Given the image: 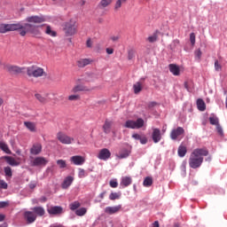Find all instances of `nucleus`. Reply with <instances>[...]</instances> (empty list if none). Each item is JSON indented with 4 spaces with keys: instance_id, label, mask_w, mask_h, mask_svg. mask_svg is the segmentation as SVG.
I'll use <instances>...</instances> for the list:
<instances>
[{
    "instance_id": "obj_1",
    "label": "nucleus",
    "mask_w": 227,
    "mask_h": 227,
    "mask_svg": "<svg viewBox=\"0 0 227 227\" xmlns=\"http://www.w3.org/2000/svg\"><path fill=\"white\" fill-rule=\"evenodd\" d=\"M10 31H20V36H26L27 33L30 35H39L38 27L31 25L29 23H12V24H0V34L4 35L10 33Z\"/></svg>"
},
{
    "instance_id": "obj_2",
    "label": "nucleus",
    "mask_w": 227,
    "mask_h": 227,
    "mask_svg": "<svg viewBox=\"0 0 227 227\" xmlns=\"http://www.w3.org/2000/svg\"><path fill=\"white\" fill-rule=\"evenodd\" d=\"M208 149L206 147L194 149L189 157L188 162L192 169H198L203 164L204 157H208Z\"/></svg>"
},
{
    "instance_id": "obj_3",
    "label": "nucleus",
    "mask_w": 227,
    "mask_h": 227,
    "mask_svg": "<svg viewBox=\"0 0 227 227\" xmlns=\"http://www.w3.org/2000/svg\"><path fill=\"white\" fill-rule=\"evenodd\" d=\"M27 74L28 77H35V79H38V77H47L45 70L36 65L27 67Z\"/></svg>"
},
{
    "instance_id": "obj_4",
    "label": "nucleus",
    "mask_w": 227,
    "mask_h": 227,
    "mask_svg": "<svg viewBox=\"0 0 227 227\" xmlns=\"http://www.w3.org/2000/svg\"><path fill=\"white\" fill-rule=\"evenodd\" d=\"M63 31L66 36H74L77 34V25H75V20H70L63 24Z\"/></svg>"
},
{
    "instance_id": "obj_5",
    "label": "nucleus",
    "mask_w": 227,
    "mask_h": 227,
    "mask_svg": "<svg viewBox=\"0 0 227 227\" xmlns=\"http://www.w3.org/2000/svg\"><path fill=\"white\" fill-rule=\"evenodd\" d=\"M124 127L126 129H143V127H145V120H143L142 118H138L137 121L128 120L124 123Z\"/></svg>"
},
{
    "instance_id": "obj_6",
    "label": "nucleus",
    "mask_w": 227,
    "mask_h": 227,
    "mask_svg": "<svg viewBox=\"0 0 227 227\" xmlns=\"http://www.w3.org/2000/svg\"><path fill=\"white\" fill-rule=\"evenodd\" d=\"M57 139L62 145H72L75 139L71 137L70 136L67 135V133L59 131L57 133Z\"/></svg>"
},
{
    "instance_id": "obj_7",
    "label": "nucleus",
    "mask_w": 227,
    "mask_h": 227,
    "mask_svg": "<svg viewBox=\"0 0 227 227\" xmlns=\"http://www.w3.org/2000/svg\"><path fill=\"white\" fill-rule=\"evenodd\" d=\"M4 69L11 74L12 75H17L18 74H22V67H17V66H12L10 64L4 65Z\"/></svg>"
},
{
    "instance_id": "obj_8",
    "label": "nucleus",
    "mask_w": 227,
    "mask_h": 227,
    "mask_svg": "<svg viewBox=\"0 0 227 227\" xmlns=\"http://www.w3.org/2000/svg\"><path fill=\"white\" fill-rule=\"evenodd\" d=\"M184 134H185V129L182 127H177L170 132V138L176 141V139H178L180 136H184Z\"/></svg>"
},
{
    "instance_id": "obj_9",
    "label": "nucleus",
    "mask_w": 227,
    "mask_h": 227,
    "mask_svg": "<svg viewBox=\"0 0 227 227\" xmlns=\"http://www.w3.org/2000/svg\"><path fill=\"white\" fill-rule=\"evenodd\" d=\"M23 217L27 224H33L36 221V215L33 211H26Z\"/></svg>"
},
{
    "instance_id": "obj_10",
    "label": "nucleus",
    "mask_w": 227,
    "mask_h": 227,
    "mask_svg": "<svg viewBox=\"0 0 227 227\" xmlns=\"http://www.w3.org/2000/svg\"><path fill=\"white\" fill-rule=\"evenodd\" d=\"M98 159L100 160H108V159H111V151L107 148L101 149L98 154Z\"/></svg>"
},
{
    "instance_id": "obj_11",
    "label": "nucleus",
    "mask_w": 227,
    "mask_h": 227,
    "mask_svg": "<svg viewBox=\"0 0 227 227\" xmlns=\"http://www.w3.org/2000/svg\"><path fill=\"white\" fill-rule=\"evenodd\" d=\"M47 162H49L47 159L43 157H36L33 160H31V166L33 167L46 166Z\"/></svg>"
},
{
    "instance_id": "obj_12",
    "label": "nucleus",
    "mask_w": 227,
    "mask_h": 227,
    "mask_svg": "<svg viewBox=\"0 0 227 227\" xmlns=\"http://www.w3.org/2000/svg\"><path fill=\"white\" fill-rule=\"evenodd\" d=\"M47 212L50 215H59V214H63V207L61 206H51L47 208Z\"/></svg>"
},
{
    "instance_id": "obj_13",
    "label": "nucleus",
    "mask_w": 227,
    "mask_h": 227,
    "mask_svg": "<svg viewBox=\"0 0 227 227\" xmlns=\"http://www.w3.org/2000/svg\"><path fill=\"white\" fill-rule=\"evenodd\" d=\"M70 160L74 166H82L86 162V159L81 155L73 156L70 158Z\"/></svg>"
},
{
    "instance_id": "obj_14",
    "label": "nucleus",
    "mask_w": 227,
    "mask_h": 227,
    "mask_svg": "<svg viewBox=\"0 0 227 227\" xmlns=\"http://www.w3.org/2000/svg\"><path fill=\"white\" fill-rule=\"evenodd\" d=\"M27 22L34 23V24H42V22H45V17L43 16H31L26 19Z\"/></svg>"
},
{
    "instance_id": "obj_15",
    "label": "nucleus",
    "mask_w": 227,
    "mask_h": 227,
    "mask_svg": "<svg viewBox=\"0 0 227 227\" xmlns=\"http://www.w3.org/2000/svg\"><path fill=\"white\" fill-rule=\"evenodd\" d=\"M152 138L153 143H159L160 139H162V135L160 134V129L157 128L153 129V133H152Z\"/></svg>"
},
{
    "instance_id": "obj_16",
    "label": "nucleus",
    "mask_w": 227,
    "mask_h": 227,
    "mask_svg": "<svg viewBox=\"0 0 227 227\" xmlns=\"http://www.w3.org/2000/svg\"><path fill=\"white\" fill-rule=\"evenodd\" d=\"M121 210V206H114V207H106L105 208V214H108L109 215H113V214H118V212Z\"/></svg>"
},
{
    "instance_id": "obj_17",
    "label": "nucleus",
    "mask_w": 227,
    "mask_h": 227,
    "mask_svg": "<svg viewBox=\"0 0 227 227\" xmlns=\"http://www.w3.org/2000/svg\"><path fill=\"white\" fill-rule=\"evenodd\" d=\"M30 153L32 155H40V153H42V144H34L33 146L30 148Z\"/></svg>"
},
{
    "instance_id": "obj_18",
    "label": "nucleus",
    "mask_w": 227,
    "mask_h": 227,
    "mask_svg": "<svg viewBox=\"0 0 227 227\" xmlns=\"http://www.w3.org/2000/svg\"><path fill=\"white\" fill-rule=\"evenodd\" d=\"M114 123V122H113V121H109L106 119L103 125V132H105L106 134H111Z\"/></svg>"
},
{
    "instance_id": "obj_19",
    "label": "nucleus",
    "mask_w": 227,
    "mask_h": 227,
    "mask_svg": "<svg viewBox=\"0 0 227 227\" xmlns=\"http://www.w3.org/2000/svg\"><path fill=\"white\" fill-rule=\"evenodd\" d=\"M73 183L74 176H68L64 179L63 183L61 184V187L62 189H68V187H70Z\"/></svg>"
},
{
    "instance_id": "obj_20",
    "label": "nucleus",
    "mask_w": 227,
    "mask_h": 227,
    "mask_svg": "<svg viewBox=\"0 0 227 227\" xmlns=\"http://www.w3.org/2000/svg\"><path fill=\"white\" fill-rule=\"evenodd\" d=\"M90 63H93L91 59H81L77 61V67H79V68H84V67H88Z\"/></svg>"
},
{
    "instance_id": "obj_21",
    "label": "nucleus",
    "mask_w": 227,
    "mask_h": 227,
    "mask_svg": "<svg viewBox=\"0 0 227 227\" xmlns=\"http://www.w3.org/2000/svg\"><path fill=\"white\" fill-rule=\"evenodd\" d=\"M132 184V177L130 176H123L121 181V187H129Z\"/></svg>"
},
{
    "instance_id": "obj_22",
    "label": "nucleus",
    "mask_w": 227,
    "mask_h": 227,
    "mask_svg": "<svg viewBox=\"0 0 227 227\" xmlns=\"http://www.w3.org/2000/svg\"><path fill=\"white\" fill-rule=\"evenodd\" d=\"M34 214L35 215H39V217H42L45 215V209L42 207H35L32 208Z\"/></svg>"
},
{
    "instance_id": "obj_23",
    "label": "nucleus",
    "mask_w": 227,
    "mask_h": 227,
    "mask_svg": "<svg viewBox=\"0 0 227 227\" xmlns=\"http://www.w3.org/2000/svg\"><path fill=\"white\" fill-rule=\"evenodd\" d=\"M168 68L173 75H180V67L176 64H170Z\"/></svg>"
},
{
    "instance_id": "obj_24",
    "label": "nucleus",
    "mask_w": 227,
    "mask_h": 227,
    "mask_svg": "<svg viewBox=\"0 0 227 227\" xmlns=\"http://www.w3.org/2000/svg\"><path fill=\"white\" fill-rule=\"evenodd\" d=\"M44 33L45 35H48L49 36H52L53 38H56V36H58V32L54 31L52 29V27H51L50 25L46 26V29Z\"/></svg>"
},
{
    "instance_id": "obj_25",
    "label": "nucleus",
    "mask_w": 227,
    "mask_h": 227,
    "mask_svg": "<svg viewBox=\"0 0 227 227\" xmlns=\"http://www.w3.org/2000/svg\"><path fill=\"white\" fill-rule=\"evenodd\" d=\"M90 90L83 85H76L72 89V93H78V91H90Z\"/></svg>"
},
{
    "instance_id": "obj_26",
    "label": "nucleus",
    "mask_w": 227,
    "mask_h": 227,
    "mask_svg": "<svg viewBox=\"0 0 227 227\" xmlns=\"http://www.w3.org/2000/svg\"><path fill=\"white\" fill-rule=\"evenodd\" d=\"M4 159L10 166H19V164H20L17 160H15V158L12 156H4Z\"/></svg>"
},
{
    "instance_id": "obj_27",
    "label": "nucleus",
    "mask_w": 227,
    "mask_h": 227,
    "mask_svg": "<svg viewBox=\"0 0 227 227\" xmlns=\"http://www.w3.org/2000/svg\"><path fill=\"white\" fill-rule=\"evenodd\" d=\"M134 93L137 95V93H141L143 91V83L141 82H137L133 85Z\"/></svg>"
},
{
    "instance_id": "obj_28",
    "label": "nucleus",
    "mask_w": 227,
    "mask_h": 227,
    "mask_svg": "<svg viewBox=\"0 0 227 227\" xmlns=\"http://www.w3.org/2000/svg\"><path fill=\"white\" fill-rule=\"evenodd\" d=\"M177 154L179 157H184L187 154V147L184 145H179L177 149Z\"/></svg>"
},
{
    "instance_id": "obj_29",
    "label": "nucleus",
    "mask_w": 227,
    "mask_h": 227,
    "mask_svg": "<svg viewBox=\"0 0 227 227\" xmlns=\"http://www.w3.org/2000/svg\"><path fill=\"white\" fill-rule=\"evenodd\" d=\"M112 3L113 0H101L98 4V8H100V10H104V8H107V6H109V4Z\"/></svg>"
},
{
    "instance_id": "obj_30",
    "label": "nucleus",
    "mask_w": 227,
    "mask_h": 227,
    "mask_svg": "<svg viewBox=\"0 0 227 227\" xmlns=\"http://www.w3.org/2000/svg\"><path fill=\"white\" fill-rule=\"evenodd\" d=\"M25 127L30 130V132H35L36 131V125H35L34 122L31 121H25L24 122Z\"/></svg>"
},
{
    "instance_id": "obj_31",
    "label": "nucleus",
    "mask_w": 227,
    "mask_h": 227,
    "mask_svg": "<svg viewBox=\"0 0 227 227\" xmlns=\"http://www.w3.org/2000/svg\"><path fill=\"white\" fill-rule=\"evenodd\" d=\"M130 155V152L127 149H123L117 155L118 159H127Z\"/></svg>"
},
{
    "instance_id": "obj_32",
    "label": "nucleus",
    "mask_w": 227,
    "mask_h": 227,
    "mask_svg": "<svg viewBox=\"0 0 227 227\" xmlns=\"http://www.w3.org/2000/svg\"><path fill=\"white\" fill-rule=\"evenodd\" d=\"M153 184V179L151 176H147L144 179L143 185L144 187H152Z\"/></svg>"
},
{
    "instance_id": "obj_33",
    "label": "nucleus",
    "mask_w": 227,
    "mask_h": 227,
    "mask_svg": "<svg viewBox=\"0 0 227 227\" xmlns=\"http://www.w3.org/2000/svg\"><path fill=\"white\" fill-rule=\"evenodd\" d=\"M0 150L8 154L12 153L10 147H8V145H6L4 142H0Z\"/></svg>"
},
{
    "instance_id": "obj_34",
    "label": "nucleus",
    "mask_w": 227,
    "mask_h": 227,
    "mask_svg": "<svg viewBox=\"0 0 227 227\" xmlns=\"http://www.w3.org/2000/svg\"><path fill=\"white\" fill-rule=\"evenodd\" d=\"M197 106H198L199 111H205V109H206L205 101H203V99H198Z\"/></svg>"
},
{
    "instance_id": "obj_35",
    "label": "nucleus",
    "mask_w": 227,
    "mask_h": 227,
    "mask_svg": "<svg viewBox=\"0 0 227 227\" xmlns=\"http://www.w3.org/2000/svg\"><path fill=\"white\" fill-rule=\"evenodd\" d=\"M120 198H121V192H112L109 195V200H111L112 201H114V200H120Z\"/></svg>"
},
{
    "instance_id": "obj_36",
    "label": "nucleus",
    "mask_w": 227,
    "mask_h": 227,
    "mask_svg": "<svg viewBox=\"0 0 227 227\" xmlns=\"http://www.w3.org/2000/svg\"><path fill=\"white\" fill-rule=\"evenodd\" d=\"M35 97L36 100H38V102H40L41 104H46L47 103V98H45L41 94L36 93V94H35Z\"/></svg>"
},
{
    "instance_id": "obj_37",
    "label": "nucleus",
    "mask_w": 227,
    "mask_h": 227,
    "mask_svg": "<svg viewBox=\"0 0 227 227\" xmlns=\"http://www.w3.org/2000/svg\"><path fill=\"white\" fill-rule=\"evenodd\" d=\"M209 123L211 124V125H215V127L217 126V125H219V118H217L216 116H210L209 117Z\"/></svg>"
},
{
    "instance_id": "obj_38",
    "label": "nucleus",
    "mask_w": 227,
    "mask_h": 227,
    "mask_svg": "<svg viewBox=\"0 0 227 227\" xmlns=\"http://www.w3.org/2000/svg\"><path fill=\"white\" fill-rule=\"evenodd\" d=\"M81 207L80 201H74L69 205L70 210H77Z\"/></svg>"
},
{
    "instance_id": "obj_39",
    "label": "nucleus",
    "mask_w": 227,
    "mask_h": 227,
    "mask_svg": "<svg viewBox=\"0 0 227 227\" xmlns=\"http://www.w3.org/2000/svg\"><path fill=\"white\" fill-rule=\"evenodd\" d=\"M202 54L203 52H201L200 49L196 50L194 51L195 59H197V61H200L201 59Z\"/></svg>"
},
{
    "instance_id": "obj_40",
    "label": "nucleus",
    "mask_w": 227,
    "mask_h": 227,
    "mask_svg": "<svg viewBox=\"0 0 227 227\" xmlns=\"http://www.w3.org/2000/svg\"><path fill=\"white\" fill-rule=\"evenodd\" d=\"M86 212H87V209L85 207H82V208L76 209L75 214L76 215L82 216L86 214Z\"/></svg>"
},
{
    "instance_id": "obj_41",
    "label": "nucleus",
    "mask_w": 227,
    "mask_h": 227,
    "mask_svg": "<svg viewBox=\"0 0 227 227\" xmlns=\"http://www.w3.org/2000/svg\"><path fill=\"white\" fill-rule=\"evenodd\" d=\"M57 164H58L59 168H60V169L67 168V161L64 160H58Z\"/></svg>"
},
{
    "instance_id": "obj_42",
    "label": "nucleus",
    "mask_w": 227,
    "mask_h": 227,
    "mask_svg": "<svg viewBox=\"0 0 227 227\" xmlns=\"http://www.w3.org/2000/svg\"><path fill=\"white\" fill-rule=\"evenodd\" d=\"M122 3H127V0H117L116 3H115L114 9L115 10H120V8H121V4Z\"/></svg>"
},
{
    "instance_id": "obj_43",
    "label": "nucleus",
    "mask_w": 227,
    "mask_h": 227,
    "mask_svg": "<svg viewBox=\"0 0 227 227\" xmlns=\"http://www.w3.org/2000/svg\"><path fill=\"white\" fill-rule=\"evenodd\" d=\"M4 171L5 173V176H12V168L10 167H5L4 168Z\"/></svg>"
},
{
    "instance_id": "obj_44",
    "label": "nucleus",
    "mask_w": 227,
    "mask_h": 227,
    "mask_svg": "<svg viewBox=\"0 0 227 227\" xmlns=\"http://www.w3.org/2000/svg\"><path fill=\"white\" fill-rule=\"evenodd\" d=\"M135 56H136V51L134 50H129L128 51V59L129 60L134 59Z\"/></svg>"
},
{
    "instance_id": "obj_45",
    "label": "nucleus",
    "mask_w": 227,
    "mask_h": 227,
    "mask_svg": "<svg viewBox=\"0 0 227 227\" xmlns=\"http://www.w3.org/2000/svg\"><path fill=\"white\" fill-rule=\"evenodd\" d=\"M68 100H71V101L81 100V96L79 94L70 95L68 97Z\"/></svg>"
},
{
    "instance_id": "obj_46",
    "label": "nucleus",
    "mask_w": 227,
    "mask_h": 227,
    "mask_svg": "<svg viewBox=\"0 0 227 227\" xmlns=\"http://www.w3.org/2000/svg\"><path fill=\"white\" fill-rule=\"evenodd\" d=\"M216 131L219 136H224V131H223V127H221V124L216 125Z\"/></svg>"
},
{
    "instance_id": "obj_47",
    "label": "nucleus",
    "mask_w": 227,
    "mask_h": 227,
    "mask_svg": "<svg viewBox=\"0 0 227 227\" xmlns=\"http://www.w3.org/2000/svg\"><path fill=\"white\" fill-rule=\"evenodd\" d=\"M190 42L192 45L196 43V35L194 33L190 34Z\"/></svg>"
},
{
    "instance_id": "obj_48",
    "label": "nucleus",
    "mask_w": 227,
    "mask_h": 227,
    "mask_svg": "<svg viewBox=\"0 0 227 227\" xmlns=\"http://www.w3.org/2000/svg\"><path fill=\"white\" fill-rule=\"evenodd\" d=\"M78 176L79 178H84L86 176V171L83 168H79Z\"/></svg>"
},
{
    "instance_id": "obj_49",
    "label": "nucleus",
    "mask_w": 227,
    "mask_h": 227,
    "mask_svg": "<svg viewBox=\"0 0 227 227\" xmlns=\"http://www.w3.org/2000/svg\"><path fill=\"white\" fill-rule=\"evenodd\" d=\"M147 40L150 42V43H153L154 42H157V35L156 34L149 36Z\"/></svg>"
},
{
    "instance_id": "obj_50",
    "label": "nucleus",
    "mask_w": 227,
    "mask_h": 227,
    "mask_svg": "<svg viewBox=\"0 0 227 227\" xmlns=\"http://www.w3.org/2000/svg\"><path fill=\"white\" fill-rule=\"evenodd\" d=\"M0 189H8V184L4 180H0Z\"/></svg>"
},
{
    "instance_id": "obj_51",
    "label": "nucleus",
    "mask_w": 227,
    "mask_h": 227,
    "mask_svg": "<svg viewBox=\"0 0 227 227\" xmlns=\"http://www.w3.org/2000/svg\"><path fill=\"white\" fill-rule=\"evenodd\" d=\"M222 67L221 64H219V60H215V70H216V72H219V70H221Z\"/></svg>"
},
{
    "instance_id": "obj_52",
    "label": "nucleus",
    "mask_w": 227,
    "mask_h": 227,
    "mask_svg": "<svg viewBox=\"0 0 227 227\" xmlns=\"http://www.w3.org/2000/svg\"><path fill=\"white\" fill-rule=\"evenodd\" d=\"M110 187H112L113 189H116V187H118V182H116L114 180H111L110 181Z\"/></svg>"
},
{
    "instance_id": "obj_53",
    "label": "nucleus",
    "mask_w": 227,
    "mask_h": 227,
    "mask_svg": "<svg viewBox=\"0 0 227 227\" xmlns=\"http://www.w3.org/2000/svg\"><path fill=\"white\" fill-rule=\"evenodd\" d=\"M10 205V202L8 201H0V208H5V207H8Z\"/></svg>"
},
{
    "instance_id": "obj_54",
    "label": "nucleus",
    "mask_w": 227,
    "mask_h": 227,
    "mask_svg": "<svg viewBox=\"0 0 227 227\" xmlns=\"http://www.w3.org/2000/svg\"><path fill=\"white\" fill-rule=\"evenodd\" d=\"M131 137H133V139H136V141H140L142 136L137 133H134Z\"/></svg>"
},
{
    "instance_id": "obj_55",
    "label": "nucleus",
    "mask_w": 227,
    "mask_h": 227,
    "mask_svg": "<svg viewBox=\"0 0 227 227\" xmlns=\"http://www.w3.org/2000/svg\"><path fill=\"white\" fill-rule=\"evenodd\" d=\"M140 143L141 145H146V143H148V138H146L145 136L140 137Z\"/></svg>"
},
{
    "instance_id": "obj_56",
    "label": "nucleus",
    "mask_w": 227,
    "mask_h": 227,
    "mask_svg": "<svg viewBox=\"0 0 227 227\" xmlns=\"http://www.w3.org/2000/svg\"><path fill=\"white\" fill-rule=\"evenodd\" d=\"M155 106H157V102L152 101L148 104V108L152 109V107H155Z\"/></svg>"
},
{
    "instance_id": "obj_57",
    "label": "nucleus",
    "mask_w": 227,
    "mask_h": 227,
    "mask_svg": "<svg viewBox=\"0 0 227 227\" xmlns=\"http://www.w3.org/2000/svg\"><path fill=\"white\" fill-rule=\"evenodd\" d=\"M111 40L113 42H118L120 40V36L119 35H114L111 37Z\"/></svg>"
},
{
    "instance_id": "obj_58",
    "label": "nucleus",
    "mask_w": 227,
    "mask_h": 227,
    "mask_svg": "<svg viewBox=\"0 0 227 227\" xmlns=\"http://www.w3.org/2000/svg\"><path fill=\"white\" fill-rule=\"evenodd\" d=\"M106 53L107 54H114V49H113V48H106Z\"/></svg>"
},
{
    "instance_id": "obj_59",
    "label": "nucleus",
    "mask_w": 227,
    "mask_h": 227,
    "mask_svg": "<svg viewBox=\"0 0 227 227\" xmlns=\"http://www.w3.org/2000/svg\"><path fill=\"white\" fill-rule=\"evenodd\" d=\"M86 45H87V47H89V48L91 47V45H92L91 39H88V40H87Z\"/></svg>"
},
{
    "instance_id": "obj_60",
    "label": "nucleus",
    "mask_w": 227,
    "mask_h": 227,
    "mask_svg": "<svg viewBox=\"0 0 227 227\" xmlns=\"http://www.w3.org/2000/svg\"><path fill=\"white\" fill-rule=\"evenodd\" d=\"M5 215H1L0 214V223H3V221H4V219H5Z\"/></svg>"
},
{
    "instance_id": "obj_61",
    "label": "nucleus",
    "mask_w": 227,
    "mask_h": 227,
    "mask_svg": "<svg viewBox=\"0 0 227 227\" xmlns=\"http://www.w3.org/2000/svg\"><path fill=\"white\" fill-rule=\"evenodd\" d=\"M153 227H160L159 222H158V221H155V222L153 223Z\"/></svg>"
},
{
    "instance_id": "obj_62",
    "label": "nucleus",
    "mask_w": 227,
    "mask_h": 227,
    "mask_svg": "<svg viewBox=\"0 0 227 227\" xmlns=\"http://www.w3.org/2000/svg\"><path fill=\"white\" fill-rule=\"evenodd\" d=\"M104 196H106V192L99 194V198H101V200H104Z\"/></svg>"
},
{
    "instance_id": "obj_63",
    "label": "nucleus",
    "mask_w": 227,
    "mask_h": 227,
    "mask_svg": "<svg viewBox=\"0 0 227 227\" xmlns=\"http://www.w3.org/2000/svg\"><path fill=\"white\" fill-rule=\"evenodd\" d=\"M0 227H8V223H4L0 224Z\"/></svg>"
},
{
    "instance_id": "obj_64",
    "label": "nucleus",
    "mask_w": 227,
    "mask_h": 227,
    "mask_svg": "<svg viewBox=\"0 0 227 227\" xmlns=\"http://www.w3.org/2000/svg\"><path fill=\"white\" fill-rule=\"evenodd\" d=\"M174 227H180V224L175 223V224H174Z\"/></svg>"
}]
</instances>
